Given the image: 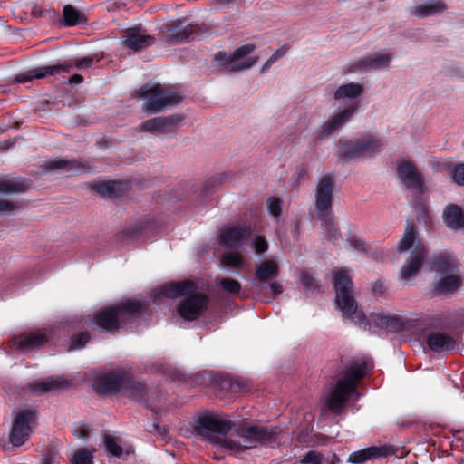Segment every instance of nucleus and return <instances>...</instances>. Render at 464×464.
<instances>
[{"label": "nucleus", "instance_id": "f257e3e1", "mask_svg": "<svg viewBox=\"0 0 464 464\" xmlns=\"http://www.w3.org/2000/svg\"><path fill=\"white\" fill-rule=\"evenodd\" d=\"M197 285L192 281L166 284L160 287V295L168 298L186 296L177 306L178 314L186 321L199 318L207 310L209 298L202 293H196Z\"/></svg>", "mask_w": 464, "mask_h": 464}, {"label": "nucleus", "instance_id": "f03ea898", "mask_svg": "<svg viewBox=\"0 0 464 464\" xmlns=\"http://www.w3.org/2000/svg\"><path fill=\"white\" fill-rule=\"evenodd\" d=\"M365 368L366 364L362 360L351 362L345 366L342 377L324 398V406L330 411L339 414L350 397L358 400L360 393L356 385L365 375Z\"/></svg>", "mask_w": 464, "mask_h": 464}, {"label": "nucleus", "instance_id": "7ed1b4c3", "mask_svg": "<svg viewBox=\"0 0 464 464\" xmlns=\"http://www.w3.org/2000/svg\"><path fill=\"white\" fill-rule=\"evenodd\" d=\"M335 290V302L339 309L359 325L366 323L364 313L358 310L353 296V282L345 268H335L332 272Z\"/></svg>", "mask_w": 464, "mask_h": 464}, {"label": "nucleus", "instance_id": "20e7f679", "mask_svg": "<svg viewBox=\"0 0 464 464\" xmlns=\"http://www.w3.org/2000/svg\"><path fill=\"white\" fill-rule=\"evenodd\" d=\"M142 310L140 302L126 301L114 306L100 309L93 316L94 324L101 329L114 332Z\"/></svg>", "mask_w": 464, "mask_h": 464}, {"label": "nucleus", "instance_id": "39448f33", "mask_svg": "<svg viewBox=\"0 0 464 464\" xmlns=\"http://www.w3.org/2000/svg\"><path fill=\"white\" fill-rule=\"evenodd\" d=\"M414 246L410 258L401 269L400 279L408 282L419 273L425 256L426 249L420 242L416 243V231L413 226H407L397 249L399 253H404Z\"/></svg>", "mask_w": 464, "mask_h": 464}, {"label": "nucleus", "instance_id": "423d86ee", "mask_svg": "<svg viewBox=\"0 0 464 464\" xmlns=\"http://www.w3.org/2000/svg\"><path fill=\"white\" fill-rule=\"evenodd\" d=\"M276 430L273 428L244 425L236 436H229L222 440V447L241 451L255 448L257 443L268 442L276 438Z\"/></svg>", "mask_w": 464, "mask_h": 464}, {"label": "nucleus", "instance_id": "0eeeda50", "mask_svg": "<svg viewBox=\"0 0 464 464\" xmlns=\"http://www.w3.org/2000/svg\"><path fill=\"white\" fill-rule=\"evenodd\" d=\"M138 96L144 101L142 110L147 114L160 112L169 106L178 104L182 99L178 92L171 91L161 84L152 83L142 86Z\"/></svg>", "mask_w": 464, "mask_h": 464}, {"label": "nucleus", "instance_id": "6e6552de", "mask_svg": "<svg viewBox=\"0 0 464 464\" xmlns=\"http://www.w3.org/2000/svg\"><path fill=\"white\" fill-rule=\"evenodd\" d=\"M232 428V422L220 418L216 414H206L200 416L196 421L195 432L208 440L210 442L222 446V440L228 437H221L227 433Z\"/></svg>", "mask_w": 464, "mask_h": 464}, {"label": "nucleus", "instance_id": "1a4fd4ad", "mask_svg": "<svg viewBox=\"0 0 464 464\" xmlns=\"http://www.w3.org/2000/svg\"><path fill=\"white\" fill-rule=\"evenodd\" d=\"M254 46L246 44L239 47L233 54L219 53L214 59L213 67L218 70L237 72L250 68L256 62V58L249 56Z\"/></svg>", "mask_w": 464, "mask_h": 464}, {"label": "nucleus", "instance_id": "9d476101", "mask_svg": "<svg viewBox=\"0 0 464 464\" xmlns=\"http://www.w3.org/2000/svg\"><path fill=\"white\" fill-rule=\"evenodd\" d=\"M35 419V412L29 410H21L13 414V423L8 438L14 447H20L29 440Z\"/></svg>", "mask_w": 464, "mask_h": 464}, {"label": "nucleus", "instance_id": "9b49d317", "mask_svg": "<svg viewBox=\"0 0 464 464\" xmlns=\"http://www.w3.org/2000/svg\"><path fill=\"white\" fill-rule=\"evenodd\" d=\"M382 146L381 140L372 135H366L343 142L340 148L341 156L347 159L367 157L379 151Z\"/></svg>", "mask_w": 464, "mask_h": 464}, {"label": "nucleus", "instance_id": "f8f14e48", "mask_svg": "<svg viewBox=\"0 0 464 464\" xmlns=\"http://www.w3.org/2000/svg\"><path fill=\"white\" fill-rule=\"evenodd\" d=\"M92 58L85 57L74 61L73 63L38 67L32 69L27 72L16 75L14 80L18 82H30L33 79H41L47 75H54L63 72H69V68L72 65L77 68H88L92 64Z\"/></svg>", "mask_w": 464, "mask_h": 464}, {"label": "nucleus", "instance_id": "ddd939ff", "mask_svg": "<svg viewBox=\"0 0 464 464\" xmlns=\"http://www.w3.org/2000/svg\"><path fill=\"white\" fill-rule=\"evenodd\" d=\"M397 175L399 179L407 186V188H413L419 193H422L424 191V184L421 174L411 162L408 160L398 161Z\"/></svg>", "mask_w": 464, "mask_h": 464}, {"label": "nucleus", "instance_id": "4468645a", "mask_svg": "<svg viewBox=\"0 0 464 464\" xmlns=\"http://www.w3.org/2000/svg\"><path fill=\"white\" fill-rule=\"evenodd\" d=\"M182 116L156 117L138 126L139 130L159 133L174 131L182 122Z\"/></svg>", "mask_w": 464, "mask_h": 464}, {"label": "nucleus", "instance_id": "2eb2a0df", "mask_svg": "<svg viewBox=\"0 0 464 464\" xmlns=\"http://www.w3.org/2000/svg\"><path fill=\"white\" fill-rule=\"evenodd\" d=\"M334 180L330 175L322 177L315 189V207L317 211L325 212L332 207Z\"/></svg>", "mask_w": 464, "mask_h": 464}, {"label": "nucleus", "instance_id": "dca6fc26", "mask_svg": "<svg viewBox=\"0 0 464 464\" xmlns=\"http://www.w3.org/2000/svg\"><path fill=\"white\" fill-rule=\"evenodd\" d=\"M397 450L393 446L390 445H382V446H372L369 447L358 451L353 452L349 456V462L353 464H362L367 460L372 459L380 458V457H387L395 455Z\"/></svg>", "mask_w": 464, "mask_h": 464}, {"label": "nucleus", "instance_id": "f3484780", "mask_svg": "<svg viewBox=\"0 0 464 464\" xmlns=\"http://www.w3.org/2000/svg\"><path fill=\"white\" fill-rule=\"evenodd\" d=\"M355 111L356 105H353L331 116L321 125L318 130V138L324 139L335 130H339L351 119Z\"/></svg>", "mask_w": 464, "mask_h": 464}, {"label": "nucleus", "instance_id": "a211bd4d", "mask_svg": "<svg viewBox=\"0 0 464 464\" xmlns=\"http://www.w3.org/2000/svg\"><path fill=\"white\" fill-rule=\"evenodd\" d=\"M249 226H235L225 229L220 236V243L225 247L235 248L241 246L251 235Z\"/></svg>", "mask_w": 464, "mask_h": 464}, {"label": "nucleus", "instance_id": "6ab92c4d", "mask_svg": "<svg viewBox=\"0 0 464 464\" xmlns=\"http://www.w3.org/2000/svg\"><path fill=\"white\" fill-rule=\"evenodd\" d=\"M125 382V374L110 372L96 380L94 382V389L101 394H111L123 389Z\"/></svg>", "mask_w": 464, "mask_h": 464}, {"label": "nucleus", "instance_id": "aec40b11", "mask_svg": "<svg viewBox=\"0 0 464 464\" xmlns=\"http://www.w3.org/2000/svg\"><path fill=\"white\" fill-rule=\"evenodd\" d=\"M124 45L133 51H140L154 44L155 38L140 28H129L122 36Z\"/></svg>", "mask_w": 464, "mask_h": 464}, {"label": "nucleus", "instance_id": "412c9836", "mask_svg": "<svg viewBox=\"0 0 464 464\" xmlns=\"http://www.w3.org/2000/svg\"><path fill=\"white\" fill-rule=\"evenodd\" d=\"M48 341L45 332L25 333L12 340L13 346L23 352L32 351L43 346Z\"/></svg>", "mask_w": 464, "mask_h": 464}, {"label": "nucleus", "instance_id": "4be33fe9", "mask_svg": "<svg viewBox=\"0 0 464 464\" xmlns=\"http://www.w3.org/2000/svg\"><path fill=\"white\" fill-rule=\"evenodd\" d=\"M392 59V53H376L360 58L351 68V71L357 70H380L389 66Z\"/></svg>", "mask_w": 464, "mask_h": 464}, {"label": "nucleus", "instance_id": "5701e85b", "mask_svg": "<svg viewBox=\"0 0 464 464\" xmlns=\"http://www.w3.org/2000/svg\"><path fill=\"white\" fill-rule=\"evenodd\" d=\"M279 274V266L276 260L268 259L256 265L254 284L266 283L276 277Z\"/></svg>", "mask_w": 464, "mask_h": 464}, {"label": "nucleus", "instance_id": "b1692460", "mask_svg": "<svg viewBox=\"0 0 464 464\" xmlns=\"http://www.w3.org/2000/svg\"><path fill=\"white\" fill-rule=\"evenodd\" d=\"M432 269L440 276L458 272L457 259L449 253H441L432 262Z\"/></svg>", "mask_w": 464, "mask_h": 464}, {"label": "nucleus", "instance_id": "393cba45", "mask_svg": "<svg viewBox=\"0 0 464 464\" xmlns=\"http://www.w3.org/2000/svg\"><path fill=\"white\" fill-rule=\"evenodd\" d=\"M69 382L63 377H49L39 380L30 385L32 391L37 394H42L53 390H60L68 386Z\"/></svg>", "mask_w": 464, "mask_h": 464}, {"label": "nucleus", "instance_id": "a878e982", "mask_svg": "<svg viewBox=\"0 0 464 464\" xmlns=\"http://www.w3.org/2000/svg\"><path fill=\"white\" fill-rule=\"evenodd\" d=\"M46 168L50 170H58L63 174H73L84 170V166L76 160H55L47 161Z\"/></svg>", "mask_w": 464, "mask_h": 464}, {"label": "nucleus", "instance_id": "bb28decb", "mask_svg": "<svg viewBox=\"0 0 464 464\" xmlns=\"http://www.w3.org/2000/svg\"><path fill=\"white\" fill-rule=\"evenodd\" d=\"M446 5L441 0H428L413 7L411 13L420 17L434 15L442 13Z\"/></svg>", "mask_w": 464, "mask_h": 464}, {"label": "nucleus", "instance_id": "cd10ccee", "mask_svg": "<svg viewBox=\"0 0 464 464\" xmlns=\"http://www.w3.org/2000/svg\"><path fill=\"white\" fill-rule=\"evenodd\" d=\"M427 344L431 351L440 353L453 349L455 342L447 334L435 333L428 336Z\"/></svg>", "mask_w": 464, "mask_h": 464}, {"label": "nucleus", "instance_id": "c85d7f7f", "mask_svg": "<svg viewBox=\"0 0 464 464\" xmlns=\"http://www.w3.org/2000/svg\"><path fill=\"white\" fill-rule=\"evenodd\" d=\"M461 285V278L457 273L442 275L435 285V291L439 294L452 292Z\"/></svg>", "mask_w": 464, "mask_h": 464}, {"label": "nucleus", "instance_id": "c756f323", "mask_svg": "<svg viewBox=\"0 0 464 464\" xmlns=\"http://www.w3.org/2000/svg\"><path fill=\"white\" fill-rule=\"evenodd\" d=\"M444 221L449 227L453 229L460 228L464 226V214L459 207L450 205L443 213Z\"/></svg>", "mask_w": 464, "mask_h": 464}, {"label": "nucleus", "instance_id": "7c9ffc66", "mask_svg": "<svg viewBox=\"0 0 464 464\" xmlns=\"http://www.w3.org/2000/svg\"><path fill=\"white\" fill-rule=\"evenodd\" d=\"M63 19L65 26H74L82 23H86L87 21L85 14L72 5L63 6Z\"/></svg>", "mask_w": 464, "mask_h": 464}, {"label": "nucleus", "instance_id": "2f4dec72", "mask_svg": "<svg viewBox=\"0 0 464 464\" xmlns=\"http://www.w3.org/2000/svg\"><path fill=\"white\" fill-rule=\"evenodd\" d=\"M191 34V28L180 25H171L165 32V37L167 41L177 43L188 41Z\"/></svg>", "mask_w": 464, "mask_h": 464}, {"label": "nucleus", "instance_id": "473e14b6", "mask_svg": "<svg viewBox=\"0 0 464 464\" xmlns=\"http://www.w3.org/2000/svg\"><path fill=\"white\" fill-rule=\"evenodd\" d=\"M363 92V87L359 83L350 82L340 86L335 93V100L357 98Z\"/></svg>", "mask_w": 464, "mask_h": 464}, {"label": "nucleus", "instance_id": "72a5a7b5", "mask_svg": "<svg viewBox=\"0 0 464 464\" xmlns=\"http://www.w3.org/2000/svg\"><path fill=\"white\" fill-rule=\"evenodd\" d=\"M29 187V183L20 178L0 180V193H15L24 191Z\"/></svg>", "mask_w": 464, "mask_h": 464}, {"label": "nucleus", "instance_id": "f704fd0d", "mask_svg": "<svg viewBox=\"0 0 464 464\" xmlns=\"http://www.w3.org/2000/svg\"><path fill=\"white\" fill-rule=\"evenodd\" d=\"M123 389L130 398L136 401L143 400L146 394V390L143 384L138 382L130 381L127 378Z\"/></svg>", "mask_w": 464, "mask_h": 464}, {"label": "nucleus", "instance_id": "c9c22d12", "mask_svg": "<svg viewBox=\"0 0 464 464\" xmlns=\"http://www.w3.org/2000/svg\"><path fill=\"white\" fill-rule=\"evenodd\" d=\"M221 263L229 267L242 268L246 265V258L239 252H229L221 257Z\"/></svg>", "mask_w": 464, "mask_h": 464}, {"label": "nucleus", "instance_id": "e433bc0d", "mask_svg": "<svg viewBox=\"0 0 464 464\" xmlns=\"http://www.w3.org/2000/svg\"><path fill=\"white\" fill-rule=\"evenodd\" d=\"M72 464H93V456L86 449L75 450L70 459Z\"/></svg>", "mask_w": 464, "mask_h": 464}, {"label": "nucleus", "instance_id": "4c0bfd02", "mask_svg": "<svg viewBox=\"0 0 464 464\" xmlns=\"http://www.w3.org/2000/svg\"><path fill=\"white\" fill-rule=\"evenodd\" d=\"M449 170L453 181L459 186H464V163L450 165Z\"/></svg>", "mask_w": 464, "mask_h": 464}, {"label": "nucleus", "instance_id": "58836bf2", "mask_svg": "<svg viewBox=\"0 0 464 464\" xmlns=\"http://www.w3.org/2000/svg\"><path fill=\"white\" fill-rule=\"evenodd\" d=\"M104 446L108 453L114 457H121L122 454V449L116 441L115 438L110 435L104 437Z\"/></svg>", "mask_w": 464, "mask_h": 464}, {"label": "nucleus", "instance_id": "ea45409f", "mask_svg": "<svg viewBox=\"0 0 464 464\" xmlns=\"http://www.w3.org/2000/svg\"><path fill=\"white\" fill-rule=\"evenodd\" d=\"M222 289L228 294H237L241 290V285L238 281L231 278H222L219 282Z\"/></svg>", "mask_w": 464, "mask_h": 464}, {"label": "nucleus", "instance_id": "a19ab883", "mask_svg": "<svg viewBox=\"0 0 464 464\" xmlns=\"http://www.w3.org/2000/svg\"><path fill=\"white\" fill-rule=\"evenodd\" d=\"M268 212L274 217H278L282 212V201L276 197H270L266 201Z\"/></svg>", "mask_w": 464, "mask_h": 464}, {"label": "nucleus", "instance_id": "79ce46f5", "mask_svg": "<svg viewBox=\"0 0 464 464\" xmlns=\"http://www.w3.org/2000/svg\"><path fill=\"white\" fill-rule=\"evenodd\" d=\"M252 248L258 255L266 253L268 249V243L262 236H256L252 240Z\"/></svg>", "mask_w": 464, "mask_h": 464}, {"label": "nucleus", "instance_id": "37998d69", "mask_svg": "<svg viewBox=\"0 0 464 464\" xmlns=\"http://www.w3.org/2000/svg\"><path fill=\"white\" fill-rule=\"evenodd\" d=\"M323 455L315 450L308 451L301 459L302 464H322Z\"/></svg>", "mask_w": 464, "mask_h": 464}, {"label": "nucleus", "instance_id": "c03bdc74", "mask_svg": "<svg viewBox=\"0 0 464 464\" xmlns=\"http://www.w3.org/2000/svg\"><path fill=\"white\" fill-rule=\"evenodd\" d=\"M90 339L87 333H82L72 338V343L70 344V350H75L82 348Z\"/></svg>", "mask_w": 464, "mask_h": 464}, {"label": "nucleus", "instance_id": "a18cd8bd", "mask_svg": "<svg viewBox=\"0 0 464 464\" xmlns=\"http://www.w3.org/2000/svg\"><path fill=\"white\" fill-rule=\"evenodd\" d=\"M300 280L303 286L307 290L315 289L317 287L315 279L308 272H303Z\"/></svg>", "mask_w": 464, "mask_h": 464}, {"label": "nucleus", "instance_id": "49530a36", "mask_svg": "<svg viewBox=\"0 0 464 464\" xmlns=\"http://www.w3.org/2000/svg\"><path fill=\"white\" fill-rule=\"evenodd\" d=\"M117 183L115 181H109L100 183L95 186V189L102 195L112 193L116 188Z\"/></svg>", "mask_w": 464, "mask_h": 464}, {"label": "nucleus", "instance_id": "de8ad7c7", "mask_svg": "<svg viewBox=\"0 0 464 464\" xmlns=\"http://www.w3.org/2000/svg\"><path fill=\"white\" fill-rule=\"evenodd\" d=\"M19 206L6 199H0V215H6L14 212Z\"/></svg>", "mask_w": 464, "mask_h": 464}, {"label": "nucleus", "instance_id": "09e8293b", "mask_svg": "<svg viewBox=\"0 0 464 464\" xmlns=\"http://www.w3.org/2000/svg\"><path fill=\"white\" fill-rule=\"evenodd\" d=\"M90 429L86 425H81L74 430V434L79 439H85L89 436Z\"/></svg>", "mask_w": 464, "mask_h": 464}, {"label": "nucleus", "instance_id": "8fccbe9b", "mask_svg": "<svg viewBox=\"0 0 464 464\" xmlns=\"http://www.w3.org/2000/svg\"><path fill=\"white\" fill-rule=\"evenodd\" d=\"M325 229L327 231L328 236L331 238H334V239L337 238V228L334 227V225L332 222L325 223Z\"/></svg>", "mask_w": 464, "mask_h": 464}, {"label": "nucleus", "instance_id": "3c124183", "mask_svg": "<svg viewBox=\"0 0 464 464\" xmlns=\"http://www.w3.org/2000/svg\"><path fill=\"white\" fill-rule=\"evenodd\" d=\"M385 286L382 282H375L372 285V291L374 295H381L385 292Z\"/></svg>", "mask_w": 464, "mask_h": 464}, {"label": "nucleus", "instance_id": "603ef678", "mask_svg": "<svg viewBox=\"0 0 464 464\" xmlns=\"http://www.w3.org/2000/svg\"><path fill=\"white\" fill-rule=\"evenodd\" d=\"M350 245L355 249L365 250V244L358 239H352Z\"/></svg>", "mask_w": 464, "mask_h": 464}, {"label": "nucleus", "instance_id": "864d4df0", "mask_svg": "<svg viewBox=\"0 0 464 464\" xmlns=\"http://www.w3.org/2000/svg\"><path fill=\"white\" fill-rule=\"evenodd\" d=\"M270 290L274 295L282 293V286L279 283L274 282L270 285Z\"/></svg>", "mask_w": 464, "mask_h": 464}, {"label": "nucleus", "instance_id": "5fc2aeb1", "mask_svg": "<svg viewBox=\"0 0 464 464\" xmlns=\"http://www.w3.org/2000/svg\"><path fill=\"white\" fill-rule=\"evenodd\" d=\"M83 81V77L81 74H73L69 82L72 84H78L81 83Z\"/></svg>", "mask_w": 464, "mask_h": 464}, {"label": "nucleus", "instance_id": "6e6d98bb", "mask_svg": "<svg viewBox=\"0 0 464 464\" xmlns=\"http://www.w3.org/2000/svg\"><path fill=\"white\" fill-rule=\"evenodd\" d=\"M279 54H278V52H276L275 54H273L269 59L268 61L265 64V67H267L269 64L275 63L277 58H278Z\"/></svg>", "mask_w": 464, "mask_h": 464}, {"label": "nucleus", "instance_id": "4d7b16f0", "mask_svg": "<svg viewBox=\"0 0 464 464\" xmlns=\"http://www.w3.org/2000/svg\"><path fill=\"white\" fill-rule=\"evenodd\" d=\"M32 14L35 16H40L42 14V10L35 5L32 8Z\"/></svg>", "mask_w": 464, "mask_h": 464}, {"label": "nucleus", "instance_id": "13d9d810", "mask_svg": "<svg viewBox=\"0 0 464 464\" xmlns=\"http://www.w3.org/2000/svg\"><path fill=\"white\" fill-rule=\"evenodd\" d=\"M337 461H338V459L336 457H334V459H333L330 464H336Z\"/></svg>", "mask_w": 464, "mask_h": 464}]
</instances>
